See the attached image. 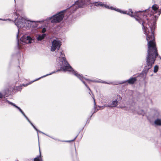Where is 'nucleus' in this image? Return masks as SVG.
Wrapping results in <instances>:
<instances>
[{"mask_svg":"<svg viewBox=\"0 0 161 161\" xmlns=\"http://www.w3.org/2000/svg\"><path fill=\"white\" fill-rule=\"evenodd\" d=\"M46 35L45 34L43 33L42 34H40L38 35V37H37V39L38 41H41L46 36Z\"/></svg>","mask_w":161,"mask_h":161,"instance_id":"nucleus-16","label":"nucleus"},{"mask_svg":"<svg viewBox=\"0 0 161 161\" xmlns=\"http://www.w3.org/2000/svg\"><path fill=\"white\" fill-rule=\"evenodd\" d=\"M58 56H59V57H58L57 58V61H58V64L59 66H60V69H58L57 71H54L50 74H47L46 75L43 76L41 77L36 79V80H35L34 81L40 79L41 78H42L48 75H51L57 72H58L63 70L64 72L66 71L71 72L73 74L76 76L85 85L86 88L90 91H91V90L90 88L84 81V79L92 82L102 83H103L107 84H109L111 83V82H107L106 81H103L100 80H89L88 79L85 78L82 76V75L78 74L76 71H75L72 68V67L67 62L66 58L65 57V55L62 52H59V55H58Z\"/></svg>","mask_w":161,"mask_h":161,"instance_id":"nucleus-2","label":"nucleus"},{"mask_svg":"<svg viewBox=\"0 0 161 161\" xmlns=\"http://www.w3.org/2000/svg\"><path fill=\"white\" fill-rule=\"evenodd\" d=\"M109 9H111V10H114L115 11H117V9H118V8H114L113 7H112V6L109 7Z\"/></svg>","mask_w":161,"mask_h":161,"instance_id":"nucleus-26","label":"nucleus"},{"mask_svg":"<svg viewBox=\"0 0 161 161\" xmlns=\"http://www.w3.org/2000/svg\"><path fill=\"white\" fill-rule=\"evenodd\" d=\"M75 152H76V149H75Z\"/></svg>","mask_w":161,"mask_h":161,"instance_id":"nucleus-34","label":"nucleus"},{"mask_svg":"<svg viewBox=\"0 0 161 161\" xmlns=\"http://www.w3.org/2000/svg\"><path fill=\"white\" fill-rule=\"evenodd\" d=\"M22 85H20V86H18L15 87L14 89H15L16 90L18 91H20L22 89Z\"/></svg>","mask_w":161,"mask_h":161,"instance_id":"nucleus-21","label":"nucleus"},{"mask_svg":"<svg viewBox=\"0 0 161 161\" xmlns=\"http://www.w3.org/2000/svg\"><path fill=\"white\" fill-rule=\"evenodd\" d=\"M39 152H40V155L38 157L36 158H34V161H41V154L40 152V148H39Z\"/></svg>","mask_w":161,"mask_h":161,"instance_id":"nucleus-17","label":"nucleus"},{"mask_svg":"<svg viewBox=\"0 0 161 161\" xmlns=\"http://www.w3.org/2000/svg\"><path fill=\"white\" fill-rule=\"evenodd\" d=\"M15 14L18 17L15 19L14 22L15 24L19 28H24L25 21V18L18 16L19 14L17 13H15Z\"/></svg>","mask_w":161,"mask_h":161,"instance_id":"nucleus-7","label":"nucleus"},{"mask_svg":"<svg viewBox=\"0 0 161 161\" xmlns=\"http://www.w3.org/2000/svg\"><path fill=\"white\" fill-rule=\"evenodd\" d=\"M102 7H104L106 8L109 9V6L108 5L106 4H104L103 3H102Z\"/></svg>","mask_w":161,"mask_h":161,"instance_id":"nucleus-24","label":"nucleus"},{"mask_svg":"<svg viewBox=\"0 0 161 161\" xmlns=\"http://www.w3.org/2000/svg\"><path fill=\"white\" fill-rule=\"evenodd\" d=\"M93 98V100H94V111L93 113L92 114V115H91V117L92 116V115L93 114V113L96 112L97 111L96 110V102H95V100L94 98Z\"/></svg>","mask_w":161,"mask_h":161,"instance_id":"nucleus-20","label":"nucleus"},{"mask_svg":"<svg viewBox=\"0 0 161 161\" xmlns=\"http://www.w3.org/2000/svg\"><path fill=\"white\" fill-rule=\"evenodd\" d=\"M3 94L2 93L0 92V98H2L3 97Z\"/></svg>","mask_w":161,"mask_h":161,"instance_id":"nucleus-29","label":"nucleus"},{"mask_svg":"<svg viewBox=\"0 0 161 161\" xmlns=\"http://www.w3.org/2000/svg\"><path fill=\"white\" fill-rule=\"evenodd\" d=\"M90 0H78L75 1L74 4H73L72 7L75 9L70 12V13H72L79 8H81L84 7L86 5L87 3L89 2Z\"/></svg>","mask_w":161,"mask_h":161,"instance_id":"nucleus-5","label":"nucleus"},{"mask_svg":"<svg viewBox=\"0 0 161 161\" xmlns=\"http://www.w3.org/2000/svg\"><path fill=\"white\" fill-rule=\"evenodd\" d=\"M19 29H18V33L17 35V39L18 40V42H17V46H18V47H19V48H20V47H19V40H18V36H19Z\"/></svg>","mask_w":161,"mask_h":161,"instance_id":"nucleus-23","label":"nucleus"},{"mask_svg":"<svg viewBox=\"0 0 161 161\" xmlns=\"http://www.w3.org/2000/svg\"><path fill=\"white\" fill-rule=\"evenodd\" d=\"M61 45V42L58 40H54L52 42L51 50L53 52L56 50H58Z\"/></svg>","mask_w":161,"mask_h":161,"instance_id":"nucleus-8","label":"nucleus"},{"mask_svg":"<svg viewBox=\"0 0 161 161\" xmlns=\"http://www.w3.org/2000/svg\"><path fill=\"white\" fill-rule=\"evenodd\" d=\"M12 89H11V88H7L3 91V99L2 100V101L3 102L5 103L6 102H7V101H6V100H7L6 98H5L6 97H8L9 95H11V90H12Z\"/></svg>","mask_w":161,"mask_h":161,"instance_id":"nucleus-9","label":"nucleus"},{"mask_svg":"<svg viewBox=\"0 0 161 161\" xmlns=\"http://www.w3.org/2000/svg\"><path fill=\"white\" fill-rule=\"evenodd\" d=\"M46 31V29L45 28H43L42 30V32L44 33Z\"/></svg>","mask_w":161,"mask_h":161,"instance_id":"nucleus-28","label":"nucleus"},{"mask_svg":"<svg viewBox=\"0 0 161 161\" xmlns=\"http://www.w3.org/2000/svg\"><path fill=\"white\" fill-rule=\"evenodd\" d=\"M159 57L160 58V59H161V58L160 57V56H159Z\"/></svg>","mask_w":161,"mask_h":161,"instance_id":"nucleus-33","label":"nucleus"},{"mask_svg":"<svg viewBox=\"0 0 161 161\" xmlns=\"http://www.w3.org/2000/svg\"><path fill=\"white\" fill-rule=\"evenodd\" d=\"M148 8L145 9L143 11H139L135 13H134L132 11V10L131 9H129L128 12L127 13L126 11H122L119 9L117 10V11L121 13L127 14L129 15L131 17H133L135 18L136 20L140 24H141L142 26V29L145 31V24H146V21L144 20L143 19H142V15L141 13L146 11Z\"/></svg>","mask_w":161,"mask_h":161,"instance_id":"nucleus-4","label":"nucleus"},{"mask_svg":"<svg viewBox=\"0 0 161 161\" xmlns=\"http://www.w3.org/2000/svg\"><path fill=\"white\" fill-rule=\"evenodd\" d=\"M33 128L37 131V136H38V132H40V133H41L42 134H44V135H46V136H48L49 137H50L51 138H52L55 140H58L59 141H61V142H72V141H74L75 139L76 138V137H77V136L73 140H69V141H61L60 140H59V139H56V138H54L52 137H51V136H50L47 135V134H46L43 133V132L38 130L36 128L35 126H34V127H33Z\"/></svg>","mask_w":161,"mask_h":161,"instance_id":"nucleus-11","label":"nucleus"},{"mask_svg":"<svg viewBox=\"0 0 161 161\" xmlns=\"http://www.w3.org/2000/svg\"><path fill=\"white\" fill-rule=\"evenodd\" d=\"M20 40L23 42L29 44L31 43L32 39L30 36H23L21 37Z\"/></svg>","mask_w":161,"mask_h":161,"instance_id":"nucleus-10","label":"nucleus"},{"mask_svg":"<svg viewBox=\"0 0 161 161\" xmlns=\"http://www.w3.org/2000/svg\"><path fill=\"white\" fill-rule=\"evenodd\" d=\"M6 101H7V102L8 103L14 106L16 108H17L19 111L22 114V115L25 117L26 119V118H27L28 117L26 116V115L22 111V109L19 107L15 105V104L14 103H12L7 100H6Z\"/></svg>","mask_w":161,"mask_h":161,"instance_id":"nucleus-12","label":"nucleus"},{"mask_svg":"<svg viewBox=\"0 0 161 161\" xmlns=\"http://www.w3.org/2000/svg\"><path fill=\"white\" fill-rule=\"evenodd\" d=\"M161 14V8L158 10L157 15L151 16V20L149 21L146 16L143 17L146 18V24L144 33L146 35V39L147 41V55L146 57V65L145 67V71H147L154 64L157 56H158L156 44L154 42V33L156 26V20Z\"/></svg>","mask_w":161,"mask_h":161,"instance_id":"nucleus-1","label":"nucleus"},{"mask_svg":"<svg viewBox=\"0 0 161 161\" xmlns=\"http://www.w3.org/2000/svg\"><path fill=\"white\" fill-rule=\"evenodd\" d=\"M24 28L28 30L30 27H31V20H28L25 18V23Z\"/></svg>","mask_w":161,"mask_h":161,"instance_id":"nucleus-14","label":"nucleus"},{"mask_svg":"<svg viewBox=\"0 0 161 161\" xmlns=\"http://www.w3.org/2000/svg\"><path fill=\"white\" fill-rule=\"evenodd\" d=\"M152 9L154 11L156 12V13H157V10L159 8V7L158 6V5L156 4L153 5L152 7Z\"/></svg>","mask_w":161,"mask_h":161,"instance_id":"nucleus-18","label":"nucleus"},{"mask_svg":"<svg viewBox=\"0 0 161 161\" xmlns=\"http://www.w3.org/2000/svg\"><path fill=\"white\" fill-rule=\"evenodd\" d=\"M139 114H141V115H142L143 116H144L145 114V112L143 110H142V112L141 113H139Z\"/></svg>","mask_w":161,"mask_h":161,"instance_id":"nucleus-27","label":"nucleus"},{"mask_svg":"<svg viewBox=\"0 0 161 161\" xmlns=\"http://www.w3.org/2000/svg\"><path fill=\"white\" fill-rule=\"evenodd\" d=\"M69 8H67L64 10L60 11L58 14L56 15H53L52 16L42 21H35L31 20V27H36L38 26L37 22L42 23L45 21H48L52 19L51 22L52 23H54L59 22L62 20L64 17V14H65Z\"/></svg>","mask_w":161,"mask_h":161,"instance_id":"nucleus-3","label":"nucleus"},{"mask_svg":"<svg viewBox=\"0 0 161 161\" xmlns=\"http://www.w3.org/2000/svg\"><path fill=\"white\" fill-rule=\"evenodd\" d=\"M153 117L156 119L154 123L155 125L161 126V113L158 110H153L152 111Z\"/></svg>","mask_w":161,"mask_h":161,"instance_id":"nucleus-6","label":"nucleus"},{"mask_svg":"<svg viewBox=\"0 0 161 161\" xmlns=\"http://www.w3.org/2000/svg\"><path fill=\"white\" fill-rule=\"evenodd\" d=\"M93 3L95 6H100L102 7L103 3L101 2H97L94 3Z\"/></svg>","mask_w":161,"mask_h":161,"instance_id":"nucleus-19","label":"nucleus"},{"mask_svg":"<svg viewBox=\"0 0 161 161\" xmlns=\"http://www.w3.org/2000/svg\"><path fill=\"white\" fill-rule=\"evenodd\" d=\"M136 77H131L126 81H122L121 83L123 84L126 82H127L128 83L130 84H133L136 81Z\"/></svg>","mask_w":161,"mask_h":161,"instance_id":"nucleus-13","label":"nucleus"},{"mask_svg":"<svg viewBox=\"0 0 161 161\" xmlns=\"http://www.w3.org/2000/svg\"><path fill=\"white\" fill-rule=\"evenodd\" d=\"M29 84H22V85L24 86H26L27 85H28Z\"/></svg>","mask_w":161,"mask_h":161,"instance_id":"nucleus-31","label":"nucleus"},{"mask_svg":"<svg viewBox=\"0 0 161 161\" xmlns=\"http://www.w3.org/2000/svg\"><path fill=\"white\" fill-rule=\"evenodd\" d=\"M118 101L117 100L113 101L111 104H108L104 106L107 107H115L118 105Z\"/></svg>","mask_w":161,"mask_h":161,"instance_id":"nucleus-15","label":"nucleus"},{"mask_svg":"<svg viewBox=\"0 0 161 161\" xmlns=\"http://www.w3.org/2000/svg\"><path fill=\"white\" fill-rule=\"evenodd\" d=\"M158 66L157 65H155L154 68V72L155 73H156L158 71Z\"/></svg>","mask_w":161,"mask_h":161,"instance_id":"nucleus-22","label":"nucleus"},{"mask_svg":"<svg viewBox=\"0 0 161 161\" xmlns=\"http://www.w3.org/2000/svg\"><path fill=\"white\" fill-rule=\"evenodd\" d=\"M27 120L29 122V123L32 126V127H33L35 126L33 124L31 123V122L30 121V120L28 118H26Z\"/></svg>","mask_w":161,"mask_h":161,"instance_id":"nucleus-25","label":"nucleus"},{"mask_svg":"<svg viewBox=\"0 0 161 161\" xmlns=\"http://www.w3.org/2000/svg\"><path fill=\"white\" fill-rule=\"evenodd\" d=\"M120 108H123L124 107H123V106H121V107H120Z\"/></svg>","mask_w":161,"mask_h":161,"instance_id":"nucleus-32","label":"nucleus"},{"mask_svg":"<svg viewBox=\"0 0 161 161\" xmlns=\"http://www.w3.org/2000/svg\"><path fill=\"white\" fill-rule=\"evenodd\" d=\"M0 20H3V21L7 20H10V19H3L0 18Z\"/></svg>","mask_w":161,"mask_h":161,"instance_id":"nucleus-30","label":"nucleus"}]
</instances>
